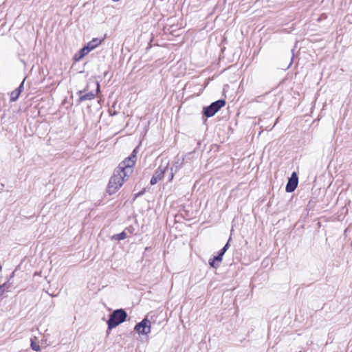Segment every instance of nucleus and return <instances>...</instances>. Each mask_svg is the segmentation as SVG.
<instances>
[{
  "mask_svg": "<svg viewBox=\"0 0 352 352\" xmlns=\"http://www.w3.org/2000/svg\"><path fill=\"white\" fill-rule=\"evenodd\" d=\"M138 147H135L130 155L122 161L114 169L109 181L107 192L111 195L115 194L123 185L133 171L137 161Z\"/></svg>",
  "mask_w": 352,
  "mask_h": 352,
  "instance_id": "nucleus-1",
  "label": "nucleus"
},
{
  "mask_svg": "<svg viewBox=\"0 0 352 352\" xmlns=\"http://www.w3.org/2000/svg\"><path fill=\"white\" fill-rule=\"evenodd\" d=\"M128 314L124 309H117L111 313L109 316L107 323V334L113 329L116 328L124 321H126Z\"/></svg>",
  "mask_w": 352,
  "mask_h": 352,
  "instance_id": "nucleus-2",
  "label": "nucleus"
},
{
  "mask_svg": "<svg viewBox=\"0 0 352 352\" xmlns=\"http://www.w3.org/2000/svg\"><path fill=\"white\" fill-rule=\"evenodd\" d=\"M226 104L225 99H219L210 104L203 107L202 120L206 122L207 118L214 116Z\"/></svg>",
  "mask_w": 352,
  "mask_h": 352,
  "instance_id": "nucleus-3",
  "label": "nucleus"
},
{
  "mask_svg": "<svg viewBox=\"0 0 352 352\" xmlns=\"http://www.w3.org/2000/svg\"><path fill=\"white\" fill-rule=\"evenodd\" d=\"M96 92L93 91L84 93V91H78L76 94L78 95L79 98L76 100V105H79L81 102L86 100H92L96 98L97 93L100 91V85L98 81L96 82Z\"/></svg>",
  "mask_w": 352,
  "mask_h": 352,
  "instance_id": "nucleus-4",
  "label": "nucleus"
},
{
  "mask_svg": "<svg viewBox=\"0 0 352 352\" xmlns=\"http://www.w3.org/2000/svg\"><path fill=\"white\" fill-rule=\"evenodd\" d=\"M151 322L146 316L142 321L138 322L134 327V331L139 335L147 336L151 332Z\"/></svg>",
  "mask_w": 352,
  "mask_h": 352,
  "instance_id": "nucleus-5",
  "label": "nucleus"
},
{
  "mask_svg": "<svg viewBox=\"0 0 352 352\" xmlns=\"http://www.w3.org/2000/svg\"><path fill=\"white\" fill-rule=\"evenodd\" d=\"M168 168V163H166L165 165L160 164L153 173L150 181V184L153 186L156 184L159 181L162 180Z\"/></svg>",
  "mask_w": 352,
  "mask_h": 352,
  "instance_id": "nucleus-6",
  "label": "nucleus"
},
{
  "mask_svg": "<svg viewBox=\"0 0 352 352\" xmlns=\"http://www.w3.org/2000/svg\"><path fill=\"white\" fill-rule=\"evenodd\" d=\"M298 184V177L296 172H293L289 177L287 183L286 184L285 190L287 192H294Z\"/></svg>",
  "mask_w": 352,
  "mask_h": 352,
  "instance_id": "nucleus-7",
  "label": "nucleus"
},
{
  "mask_svg": "<svg viewBox=\"0 0 352 352\" xmlns=\"http://www.w3.org/2000/svg\"><path fill=\"white\" fill-rule=\"evenodd\" d=\"M24 82H25V78L20 83L19 86L16 89H14L13 91H12V93L10 94V102H14L18 100L21 93L23 90Z\"/></svg>",
  "mask_w": 352,
  "mask_h": 352,
  "instance_id": "nucleus-8",
  "label": "nucleus"
},
{
  "mask_svg": "<svg viewBox=\"0 0 352 352\" xmlns=\"http://www.w3.org/2000/svg\"><path fill=\"white\" fill-rule=\"evenodd\" d=\"M90 52L87 48L85 45H84L81 49H80L74 56L73 60L74 62H79L88 53Z\"/></svg>",
  "mask_w": 352,
  "mask_h": 352,
  "instance_id": "nucleus-9",
  "label": "nucleus"
},
{
  "mask_svg": "<svg viewBox=\"0 0 352 352\" xmlns=\"http://www.w3.org/2000/svg\"><path fill=\"white\" fill-rule=\"evenodd\" d=\"M104 41V39L98 38H94L88 42L86 45H85L87 48L89 50V52L94 50L96 49L98 46H99L102 42Z\"/></svg>",
  "mask_w": 352,
  "mask_h": 352,
  "instance_id": "nucleus-10",
  "label": "nucleus"
},
{
  "mask_svg": "<svg viewBox=\"0 0 352 352\" xmlns=\"http://www.w3.org/2000/svg\"><path fill=\"white\" fill-rule=\"evenodd\" d=\"M231 236H230L229 239L228 240L227 243L225 244V245L217 252V254L215 255L218 258L220 259V261L223 260V256L226 252V251L228 250V248L230 246V242L231 241Z\"/></svg>",
  "mask_w": 352,
  "mask_h": 352,
  "instance_id": "nucleus-11",
  "label": "nucleus"
},
{
  "mask_svg": "<svg viewBox=\"0 0 352 352\" xmlns=\"http://www.w3.org/2000/svg\"><path fill=\"white\" fill-rule=\"evenodd\" d=\"M231 236H230L229 239L228 240L227 243L225 244V245L217 252V254L215 255L218 258L220 259V261L223 260V256L226 252V251L228 250V248L230 246V242L231 241Z\"/></svg>",
  "mask_w": 352,
  "mask_h": 352,
  "instance_id": "nucleus-12",
  "label": "nucleus"
},
{
  "mask_svg": "<svg viewBox=\"0 0 352 352\" xmlns=\"http://www.w3.org/2000/svg\"><path fill=\"white\" fill-rule=\"evenodd\" d=\"M231 236H230L229 239L228 240L227 243L225 244V245L217 252V254L215 255L218 258L220 259V261L223 260V256L226 252V251L228 250V248L230 246V242L231 241Z\"/></svg>",
  "mask_w": 352,
  "mask_h": 352,
  "instance_id": "nucleus-13",
  "label": "nucleus"
},
{
  "mask_svg": "<svg viewBox=\"0 0 352 352\" xmlns=\"http://www.w3.org/2000/svg\"><path fill=\"white\" fill-rule=\"evenodd\" d=\"M231 236H230L229 239L228 240L227 243L225 244V245L217 252V254L215 255L218 258L220 259V261L223 260V256L226 252V251L228 250V248L230 246V242L231 241Z\"/></svg>",
  "mask_w": 352,
  "mask_h": 352,
  "instance_id": "nucleus-14",
  "label": "nucleus"
},
{
  "mask_svg": "<svg viewBox=\"0 0 352 352\" xmlns=\"http://www.w3.org/2000/svg\"><path fill=\"white\" fill-rule=\"evenodd\" d=\"M221 261L214 255L208 260V264L210 267L217 269L220 266Z\"/></svg>",
  "mask_w": 352,
  "mask_h": 352,
  "instance_id": "nucleus-15",
  "label": "nucleus"
},
{
  "mask_svg": "<svg viewBox=\"0 0 352 352\" xmlns=\"http://www.w3.org/2000/svg\"><path fill=\"white\" fill-rule=\"evenodd\" d=\"M14 272L11 273V274L10 275L9 279L6 283H4L2 285H0V286H3V292L10 291V288L12 287V283H10V280L11 278H12L14 277Z\"/></svg>",
  "mask_w": 352,
  "mask_h": 352,
  "instance_id": "nucleus-16",
  "label": "nucleus"
},
{
  "mask_svg": "<svg viewBox=\"0 0 352 352\" xmlns=\"http://www.w3.org/2000/svg\"><path fill=\"white\" fill-rule=\"evenodd\" d=\"M126 236H126V232H125V230H123L120 233L113 234L111 236V240L122 241V240H124V239H126Z\"/></svg>",
  "mask_w": 352,
  "mask_h": 352,
  "instance_id": "nucleus-17",
  "label": "nucleus"
},
{
  "mask_svg": "<svg viewBox=\"0 0 352 352\" xmlns=\"http://www.w3.org/2000/svg\"><path fill=\"white\" fill-rule=\"evenodd\" d=\"M30 347L33 351L36 352L41 350V346L38 343L35 342L33 339H31Z\"/></svg>",
  "mask_w": 352,
  "mask_h": 352,
  "instance_id": "nucleus-18",
  "label": "nucleus"
},
{
  "mask_svg": "<svg viewBox=\"0 0 352 352\" xmlns=\"http://www.w3.org/2000/svg\"><path fill=\"white\" fill-rule=\"evenodd\" d=\"M182 165V162H179V161L178 160L177 162H175V164L173 166L170 167V171L176 173L178 171V170L181 168Z\"/></svg>",
  "mask_w": 352,
  "mask_h": 352,
  "instance_id": "nucleus-19",
  "label": "nucleus"
},
{
  "mask_svg": "<svg viewBox=\"0 0 352 352\" xmlns=\"http://www.w3.org/2000/svg\"><path fill=\"white\" fill-rule=\"evenodd\" d=\"M145 192H146V188H144L142 190H140V192H138V193L134 195L133 199H135L136 198L142 196Z\"/></svg>",
  "mask_w": 352,
  "mask_h": 352,
  "instance_id": "nucleus-20",
  "label": "nucleus"
},
{
  "mask_svg": "<svg viewBox=\"0 0 352 352\" xmlns=\"http://www.w3.org/2000/svg\"><path fill=\"white\" fill-rule=\"evenodd\" d=\"M125 232H126V231L131 234H133L135 229L133 226H129V227H127L125 230Z\"/></svg>",
  "mask_w": 352,
  "mask_h": 352,
  "instance_id": "nucleus-21",
  "label": "nucleus"
},
{
  "mask_svg": "<svg viewBox=\"0 0 352 352\" xmlns=\"http://www.w3.org/2000/svg\"><path fill=\"white\" fill-rule=\"evenodd\" d=\"M175 173L170 171L168 176V182H171L173 179Z\"/></svg>",
  "mask_w": 352,
  "mask_h": 352,
  "instance_id": "nucleus-22",
  "label": "nucleus"
},
{
  "mask_svg": "<svg viewBox=\"0 0 352 352\" xmlns=\"http://www.w3.org/2000/svg\"><path fill=\"white\" fill-rule=\"evenodd\" d=\"M294 49H292V58H291V60H290V63H289V65L288 67H289L292 64V63H293L294 58Z\"/></svg>",
  "mask_w": 352,
  "mask_h": 352,
  "instance_id": "nucleus-23",
  "label": "nucleus"
},
{
  "mask_svg": "<svg viewBox=\"0 0 352 352\" xmlns=\"http://www.w3.org/2000/svg\"><path fill=\"white\" fill-rule=\"evenodd\" d=\"M89 89V84H87L86 87L81 91H84V93H87Z\"/></svg>",
  "mask_w": 352,
  "mask_h": 352,
  "instance_id": "nucleus-24",
  "label": "nucleus"
},
{
  "mask_svg": "<svg viewBox=\"0 0 352 352\" xmlns=\"http://www.w3.org/2000/svg\"><path fill=\"white\" fill-rule=\"evenodd\" d=\"M197 146L194 149L193 152H196V150L199 147V146L201 145V142L200 141H198L197 143Z\"/></svg>",
  "mask_w": 352,
  "mask_h": 352,
  "instance_id": "nucleus-25",
  "label": "nucleus"
},
{
  "mask_svg": "<svg viewBox=\"0 0 352 352\" xmlns=\"http://www.w3.org/2000/svg\"><path fill=\"white\" fill-rule=\"evenodd\" d=\"M3 286H0V296H1L3 294Z\"/></svg>",
  "mask_w": 352,
  "mask_h": 352,
  "instance_id": "nucleus-26",
  "label": "nucleus"
},
{
  "mask_svg": "<svg viewBox=\"0 0 352 352\" xmlns=\"http://www.w3.org/2000/svg\"><path fill=\"white\" fill-rule=\"evenodd\" d=\"M109 74V72L108 71H106L104 72L103 74V76H104V78H106Z\"/></svg>",
  "mask_w": 352,
  "mask_h": 352,
  "instance_id": "nucleus-27",
  "label": "nucleus"
},
{
  "mask_svg": "<svg viewBox=\"0 0 352 352\" xmlns=\"http://www.w3.org/2000/svg\"><path fill=\"white\" fill-rule=\"evenodd\" d=\"M50 296H52V297H54V296H56V295H53V294H50L49 293H47Z\"/></svg>",
  "mask_w": 352,
  "mask_h": 352,
  "instance_id": "nucleus-28",
  "label": "nucleus"
}]
</instances>
